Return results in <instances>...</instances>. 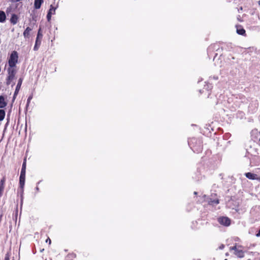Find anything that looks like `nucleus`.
I'll return each instance as SVG.
<instances>
[{
    "mask_svg": "<svg viewBox=\"0 0 260 260\" xmlns=\"http://www.w3.org/2000/svg\"><path fill=\"white\" fill-rule=\"evenodd\" d=\"M18 60V53L16 51H13L8 58V75L6 78V84L9 85L14 79L17 73L16 64Z\"/></svg>",
    "mask_w": 260,
    "mask_h": 260,
    "instance_id": "f257e3e1",
    "label": "nucleus"
},
{
    "mask_svg": "<svg viewBox=\"0 0 260 260\" xmlns=\"http://www.w3.org/2000/svg\"><path fill=\"white\" fill-rule=\"evenodd\" d=\"M26 167V158H25L22 164L19 177V187L22 191H23V188L25 185Z\"/></svg>",
    "mask_w": 260,
    "mask_h": 260,
    "instance_id": "f03ea898",
    "label": "nucleus"
},
{
    "mask_svg": "<svg viewBox=\"0 0 260 260\" xmlns=\"http://www.w3.org/2000/svg\"><path fill=\"white\" fill-rule=\"evenodd\" d=\"M203 197L204 201L209 205H217L219 203V200L216 193H212L210 197L204 195Z\"/></svg>",
    "mask_w": 260,
    "mask_h": 260,
    "instance_id": "7ed1b4c3",
    "label": "nucleus"
},
{
    "mask_svg": "<svg viewBox=\"0 0 260 260\" xmlns=\"http://www.w3.org/2000/svg\"><path fill=\"white\" fill-rule=\"evenodd\" d=\"M230 251H234V254L238 258H243L244 257L245 252L242 249V247L240 245H237V244L229 248Z\"/></svg>",
    "mask_w": 260,
    "mask_h": 260,
    "instance_id": "20e7f679",
    "label": "nucleus"
},
{
    "mask_svg": "<svg viewBox=\"0 0 260 260\" xmlns=\"http://www.w3.org/2000/svg\"><path fill=\"white\" fill-rule=\"evenodd\" d=\"M43 38V34L42 33L41 28H40L38 30L37 36L36 40L35 45L34 47V50L37 51L38 50L39 47L41 44V41Z\"/></svg>",
    "mask_w": 260,
    "mask_h": 260,
    "instance_id": "39448f33",
    "label": "nucleus"
},
{
    "mask_svg": "<svg viewBox=\"0 0 260 260\" xmlns=\"http://www.w3.org/2000/svg\"><path fill=\"white\" fill-rule=\"evenodd\" d=\"M218 222L224 226H229L231 224V220L228 217L225 216L220 217L218 219Z\"/></svg>",
    "mask_w": 260,
    "mask_h": 260,
    "instance_id": "423d86ee",
    "label": "nucleus"
},
{
    "mask_svg": "<svg viewBox=\"0 0 260 260\" xmlns=\"http://www.w3.org/2000/svg\"><path fill=\"white\" fill-rule=\"evenodd\" d=\"M247 260H260V253L257 252H250Z\"/></svg>",
    "mask_w": 260,
    "mask_h": 260,
    "instance_id": "0eeeda50",
    "label": "nucleus"
},
{
    "mask_svg": "<svg viewBox=\"0 0 260 260\" xmlns=\"http://www.w3.org/2000/svg\"><path fill=\"white\" fill-rule=\"evenodd\" d=\"M22 81H23V78H20L18 80V83H17V86H16V89H15L14 95H13V99L14 100L16 98V96L18 94V93L20 89V88H21V85L22 83Z\"/></svg>",
    "mask_w": 260,
    "mask_h": 260,
    "instance_id": "6e6552de",
    "label": "nucleus"
},
{
    "mask_svg": "<svg viewBox=\"0 0 260 260\" xmlns=\"http://www.w3.org/2000/svg\"><path fill=\"white\" fill-rule=\"evenodd\" d=\"M245 175L247 178L251 180H260V178H258L256 174L250 172L246 173Z\"/></svg>",
    "mask_w": 260,
    "mask_h": 260,
    "instance_id": "1a4fd4ad",
    "label": "nucleus"
},
{
    "mask_svg": "<svg viewBox=\"0 0 260 260\" xmlns=\"http://www.w3.org/2000/svg\"><path fill=\"white\" fill-rule=\"evenodd\" d=\"M31 30H32V29L29 27H27L26 28V29L24 30L23 33V35L25 39L29 38L30 33Z\"/></svg>",
    "mask_w": 260,
    "mask_h": 260,
    "instance_id": "9d476101",
    "label": "nucleus"
},
{
    "mask_svg": "<svg viewBox=\"0 0 260 260\" xmlns=\"http://www.w3.org/2000/svg\"><path fill=\"white\" fill-rule=\"evenodd\" d=\"M7 105L5 98L3 95L0 96V108H5Z\"/></svg>",
    "mask_w": 260,
    "mask_h": 260,
    "instance_id": "9b49d317",
    "label": "nucleus"
},
{
    "mask_svg": "<svg viewBox=\"0 0 260 260\" xmlns=\"http://www.w3.org/2000/svg\"><path fill=\"white\" fill-rule=\"evenodd\" d=\"M198 142H200V140H198L195 138H190L188 139V143L189 145H191L193 144L198 145L200 144V143H198Z\"/></svg>",
    "mask_w": 260,
    "mask_h": 260,
    "instance_id": "f8f14e48",
    "label": "nucleus"
},
{
    "mask_svg": "<svg viewBox=\"0 0 260 260\" xmlns=\"http://www.w3.org/2000/svg\"><path fill=\"white\" fill-rule=\"evenodd\" d=\"M43 3V0H35L34 7L35 9H40Z\"/></svg>",
    "mask_w": 260,
    "mask_h": 260,
    "instance_id": "ddd939ff",
    "label": "nucleus"
},
{
    "mask_svg": "<svg viewBox=\"0 0 260 260\" xmlns=\"http://www.w3.org/2000/svg\"><path fill=\"white\" fill-rule=\"evenodd\" d=\"M5 182L6 177H3L0 181V191L4 192Z\"/></svg>",
    "mask_w": 260,
    "mask_h": 260,
    "instance_id": "4468645a",
    "label": "nucleus"
},
{
    "mask_svg": "<svg viewBox=\"0 0 260 260\" xmlns=\"http://www.w3.org/2000/svg\"><path fill=\"white\" fill-rule=\"evenodd\" d=\"M6 16L5 13L3 11H0V22L3 23L6 21Z\"/></svg>",
    "mask_w": 260,
    "mask_h": 260,
    "instance_id": "2eb2a0df",
    "label": "nucleus"
},
{
    "mask_svg": "<svg viewBox=\"0 0 260 260\" xmlns=\"http://www.w3.org/2000/svg\"><path fill=\"white\" fill-rule=\"evenodd\" d=\"M17 21H18L17 16L15 14H13L12 16V17L10 19V21H11V23H12L13 24H15L17 23Z\"/></svg>",
    "mask_w": 260,
    "mask_h": 260,
    "instance_id": "dca6fc26",
    "label": "nucleus"
},
{
    "mask_svg": "<svg viewBox=\"0 0 260 260\" xmlns=\"http://www.w3.org/2000/svg\"><path fill=\"white\" fill-rule=\"evenodd\" d=\"M237 32L239 35H243V36H246V31L245 30L242 28H237Z\"/></svg>",
    "mask_w": 260,
    "mask_h": 260,
    "instance_id": "f3484780",
    "label": "nucleus"
},
{
    "mask_svg": "<svg viewBox=\"0 0 260 260\" xmlns=\"http://www.w3.org/2000/svg\"><path fill=\"white\" fill-rule=\"evenodd\" d=\"M5 116V111L4 110H0V121H2Z\"/></svg>",
    "mask_w": 260,
    "mask_h": 260,
    "instance_id": "a211bd4d",
    "label": "nucleus"
},
{
    "mask_svg": "<svg viewBox=\"0 0 260 260\" xmlns=\"http://www.w3.org/2000/svg\"><path fill=\"white\" fill-rule=\"evenodd\" d=\"M55 9L56 8L53 7L52 5L50 6V9L48 13L51 14H54L55 13Z\"/></svg>",
    "mask_w": 260,
    "mask_h": 260,
    "instance_id": "6ab92c4d",
    "label": "nucleus"
},
{
    "mask_svg": "<svg viewBox=\"0 0 260 260\" xmlns=\"http://www.w3.org/2000/svg\"><path fill=\"white\" fill-rule=\"evenodd\" d=\"M75 255L74 254H68L66 258V260H70V259L72 258L73 257H75Z\"/></svg>",
    "mask_w": 260,
    "mask_h": 260,
    "instance_id": "aec40b11",
    "label": "nucleus"
},
{
    "mask_svg": "<svg viewBox=\"0 0 260 260\" xmlns=\"http://www.w3.org/2000/svg\"><path fill=\"white\" fill-rule=\"evenodd\" d=\"M210 49H212V50L217 49H216V44H213V45H211L209 47L208 50H209Z\"/></svg>",
    "mask_w": 260,
    "mask_h": 260,
    "instance_id": "412c9836",
    "label": "nucleus"
},
{
    "mask_svg": "<svg viewBox=\"0 0 260 260\" xmlns=\"http://www.w3.org/2000/svg\"><path fill=\"white\" fill-rule=\"evenodd\" d=\"M52 15V14H50V13H47V20H48V21H50V20H51Z\"/></svg>",
    "mask_w": 260,
    "mask_h": 260,
    "instance_id": "4be33fe9",
    "label": "nucleus"
},
{
    "mask_svg": "<svg viewBox=\"0 0 260 260\" xmlns=\"http://www.w3.org/2000/svg\"><path fill=\"white\" fill-rule=\"evenodd\" d=\"M46 242L48 243L49 245H50L51 243V240L49 237H48V238L46 240Z\"/></svg>",
    "mask_w": 260,
    "mask_h": 260,
    "instance_id": "5701e85b",
    "label": "nucleus"
},
{
    "mask_svg": "<svg viewBox=\"0 0 260 260\" xmlns=\"http://www.w3.org/2000/svg\"><path fill=\"white\" fill-rule=\"evenodd\" d=\"M5 260H10L9 256L8 255V254L6 255Z\"/></svg>",
    "mask_w": 260,
    "mask_h": 260,
    "instance_id": "b1692460",
    "label": "nucleus"
},
{
    "mask_svg": "<svg viewBox=\"0 0 260 260\" xmlns=\"http://www.w3.org/2000/svg\"><path fill=\"white\" fill-rule=\"evenodd\" d=\"M256 237H260V229H259V230L258 231V233L256 234Z\"/></svg>",
    "mask_w": 260,
    "mask_h": 260,
    "instance_id": "393cba45",
    "label": "nucleus"
},
{
    "mask_svg": "<svg viewBox=\"0 0 260 260\" xmlns=\"http://www.w3.org/2000/svg\"><path fill=\"white\" fill-rule=\"evenodd\" d=\"M224 245L222 244L221 246H220L219 248L221 249H223L224 248Z\"/></svg>",
    "mask_w": 260,
    "mask_h": 260,
    "instance_id": "a878e982",
    "label": "nucleus"
},
{
    "mask_svg": "<svg viewBox=\"0 0 260 260\" xmlns=\"http://www.w3.org/2000/svg\"><path fill=\"white\" fill-rule=\"evenodd\" d=\"M257 3H258V5L260 6V1H258Z\"/></svg>",
    "mask_w": 260,
    "mask_h": 260,
    "instance_id": "bb28decb",
    "label": "nucleus"
},
{
    "mask_svg": "<svg viewBox=\"0 0 260 260\" xmlns=\"http://www.w3.org/2000/svg\"><path fill=\"white\" fill-rule=\"evenodd\" d=\"M194 193L195 194H197V192L196 191H195V192H194Z\"/></svg>",
    "mask_w": 260,
    "mask_h": 260,
    "instance_id": "cd10ccee",
    "label": "nucleus"
},
{
    "mask_svg": "<svg viewBox=\"0 0 260 260\" xmlns=\"http://www.w3.org/2000/svg\"><path fill=\"white\" fill-rule=\"evenodd\" d=\"M225 255H226V256H228V255H229V253H226L225 254Z\"/></svg>",
    "mask_w": 260,
    "mask_h": 260,
    "instance_id": "c85d7f7f",
    "label": "nucleus"
},
{
    "mask_svg": "<svg viewBox=\"0 0 260 260\" xmlns=\"http://www.w3.org/2000/svg\"><path fill=\"white\" fill-rule=\"evenodd\" d=\"M15 84V83H13V84L12 85V86H13Z\"/></svg>",
    "mask_w": 260,
    "mask_h": 260,
    "instance_id": "c756f323",
    "label": "nucleus"
},
{
    "mask_svg": "<svg viewBox=\"0 0 260 260\" xmlns=\"http://www.w3.org/2000/svg\"><path fill=\"white\" fill-rule=\"evenodd\" d=\"M199 148L200 149V150H201V149L202 147H199Z\"/></svg>",
    "mask_w": 260,
    "mask_h": 260,
    "instance_id": "7c9ffc66",
    "label": "nucleus"
},
{
    "mask_svg": "<svg viewBox=\"0 0 260 260\" xmlns=\"http://www.w3.org/2000/svg\"><path fill=\"white\" fill-rule=\"evenodd\" d=\"M43 250H44V249H43L42 250H41V251H43Z\"/></svg>",
    "mask_w": 260,
    "mask_h": 260,
    "instance_id": "2f4dec72",
    "label": "nucleus"
},
{
    "mask_svg": "<svg viewBox=\"0 0 260 260\" xmlns=\"http://www.w3.org/2000/svg\"><path fill=\"white\" fill-rule=\"evenodd\" d=\"M37 190H39V188L38 187H37Z\"/></svg>",
    "mask_w": 260,
    "mask_h": 260,
    "instance_id": "473e14b6",
    "label": "nucleus"
},
{
    "mask_svg": "<svg viewBox=\"0 0 260 260\" xmlns=\"http://www.w3.org/2000/svg\"><path fill=\"white\" fill-rule=\"evenodd\" d=\"M194 260H200V259H194Z\"/></svg>",
    "mask_w": 260,
    "mask_h": 260,
    "instance_id": "72a5a7b5",
    "label": "nucleus"
},
{
    "mask_svg": "<svg viewBox=\"0 0 260 260\" xmlns=\"http://www.w3.org/2000/svg\"><path fill=\"white\" fill-rule=\"evenodd\" d=\"M224 260H228V259L225 258Z\"/></svg>",
    "mask_w": 260,
    "mask_h": 260,
    "instance_id": "f704fd0d",
    "label": "nucleus"
}]
</instances>
